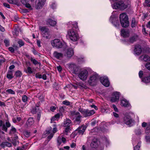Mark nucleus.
<instances>
[{
    "label": "nucleus",
    "mask_w": 150,
    "mask_h": 150,
    "mask_svg": "<svg viewBox=\"0 0 150 150\" xmlns=\"http://www.w3.org/2000/svg\"><path fill=\"white\" fill-rule=\"evenodd\" d=\"M39 30L41 31L42 36L46 39H49L50 38V31L49 29L46 26H40Z\"/></svg>",
    "instance_id": "obj_2"
},
{
    "label": "nucleus",
    "mask_w": 150,
    "mask_h": 150,
    "mask_svg": "<svg viewBox=\"0 0 150 150\" xmlns=\"http://www.w3.org/2000/svg\"><path fill=\"white\" fill-rule=\"evenodd\" d=\"M8 50L9 51H11V52H13L14 51V48L12 47H10L8 48Z\"/></svg>",
    "instance_id": "obj_64"
},
{
    "label": "nucleus",
    "mask_w": 150,
    "mask_h": 150,
    "mask_svg": "<svg viewBox=\"0 0 150 150\" xmlns=\"http://www.w3.org/2000/svg\"><path fill=\"white\" fill-rule=\"evenodd\" d=\"M1 146L3 147L5 146L10 147L11 146V144L8 142H2L1 144Z\"/></svg>",
    "instance_id": "obj_30"
},
{
    "label": "nucleus",
    "mask_w": 150,
    "mask_h": 150,
    "mask_svg": "<svg viewBox=\"0 0 150 150\" xmlns=\"http://www.w3.org/2000/svg\"><path fill=\"white\" fill-rule=\"evenodd\" d=\"M97 139L95 138H93L90 144V146L92 148H96L98 146Z\"/></svg>",
    "instance_id": "obj_20"
},
{
    "label": "nucleus",
    "mask_w": 150,
    "mask_h": 150,
    "mask_svg": "<svg viewBox=\"0 0 150 150\" xmlns=\"http://www.w3.org/2000/svg\"><path fill=\"white\" fill-rule=\"evenodd\" d=\"M71 122L69 118H66L64 120V127L70 126L69 125Z\"/></svg>",
    "instance_id": "obj_26"
},
{
    "label": "nucleus",
    "mask_w": 150,
    "mask_h": 150,
    "mask_svg": "<svg viewBox=\"0 0 150 150\" xmlns=\"http://www.w3.org/2000/svg\"><path fill=\"white\" fill-rule=\"evenodd\" d=\"M60 116L59 115V114H57L55 115L54 117H53L52 119V120H53V121L55 120V119H57L59 118Z\"/></svg>",
    "instance_id": "obj_50"
},
{
    "label": "nucleus",
    "mask_w": 150,
    "mask_h": 150,
    "mask_svg": "<svg viewBox=\"0 0 150 150\" xmlns=\"http://www.w3.org/2000/svg\"><path fill=\"white\" fill-rule=\"evenodd\" d=\"M142 130L141 129H137L135 131V134L137 135H140L141 134Z\"/></svg>",
    "instance_id": "obj_42"
},
{
    "label": "nucleus",
    "mask_w": 150,
    "mask_h": 150,
    "mask_svg": "<svg viewBox=\"0 0 150 150\" xmlns=\"http://www.w3.org/2000/svg\"><path fill=\"white\" fill-rule=\"evenodd\" d=\"M142 81L144 82L147 83L150 82V74L147 77L142 79Z\"/></svg>",
    "instance_id": "obj_29"
},
{
    "label": "nucleus",
    "mask_w": 150,
    "mask_h": 150,
    "mask_svg": "<svg viewBox=\"0 0 150 150\" xmlns=\"http://www.w3.org/2000/svg\"><path fill=\"white\" fill-rule=\"evenodd\" d=\"M51 43L53 46L58 48H62L63 45V43L58 39H54L51 41Z\"/></svg>",
    "instance_id": "obj_8"
},
{
    "label": "nucleus",
    "mask_w": 150,
    "mask_h": 150,
    "mask_svg": "<svg viewBox=\"0 0 150 150\" xmlns=\"http://www.w3.org/2000/svg\"><path fill=\"white\" fill-rule=\"evenodd\" d=\"M4 42L6 47L10 45V41L9 40L6 39L4 40Z\"/></svg>",
    "instance_id": "obj_37"
},
{
    "label": "nucleus",
    "mask_w": 150,
    "mask_h": 150,
    "mask_svg": "<svg viewBox=\"0 0 150 150\" xmlns=\"http://www.w3.org/2000/svg\"><path fill=\"white\" fill-rule=\"evenodd\" d=\"M78 29V26L77 25V23H75L74 24H73V26L72 27V29Z\"/></svg>",
    "instance_id": "obj_53"
},
{
    "label": "nucleus",
    "mask_w": 150,
    "mask_h": 150,
    "mask_svg": "<svg viewBox=\"0 0 150 150\" xmlns=\"http://www.w3.org/2000/svg\"><path fill=\"white\" fill-rule=\"evenodd\" d=\"M8 1L10 4H14L16 2V0H8Z\"/></svg>",
    "instance_id": "obj_54"
},
{
    "label": "nucleus",
    "mask_w": 150,
    "mask_h": 150,
    "mask_svg": "<svg viewBox=\"0 0 150 150\" xmlns=\"http://www.w3.org/2000/svg\"><path fill=\"white\" fill-rule=\"evenodd\" d=\"M62 103L67 105H70V103L67 100L63 101Z\"/></svg>",
    "instance_id": "obj_46"
},
{
    "label": "nucleus",
    "mask_w": 150,
    "mask_h": 150,
    "mask_svg": "<svg viewBox=\"0 0 150 150\" xmlns=\"http://www.w3.org/2000/svg\"><path fill=\"white\" fill-rule=\"evenodd\" d=\"M1 31L2 32V33H1V34L2 36L3 37L4 35L5 34L6 32L5 28L1 25Z\"/></svg>",
    "instance_id": "obj_36"
},
{
    "label": "nucleus",
    "mask_w": 150,
    "mask_h": 150,
    "mask_svg": "<svg viewBox=\"0 0 150 150\" xmlns=\"http://www.w3.org/2000/svg\"><path fill=\"white\" fill-rule=\"evenodd\" d=\"M16 129L13 126L11 127V129L10 130L9 132V134H14L16 132Z\"/></svg>",
    "instance_id": "obj_35"
},
{
    "label": "nucleus",
    "mask_w": 150,
    "mask_h": 150,
    "mask_svg": "<svg viewBox=\"0 0 150 150\" xmlns=\"http://www.w3.org/2000/svg\"><path fill=\"white\" fill-rule=\"evenodd\" d=\"M112 106L115 111V112H117L118 111V110L117 108L116 107V106L115 105H113Z\"/></svg>",
    "instance_id": "obj_63"
},
{
    "label": "nucleus",
    "mask_w": 150,
    "mask_h": 150,
    "mask_svg": "<svg viewBox=\"0 0 150 150\" xmlns=\"http://www.w3.org/2000/svg\"><path fill=\"white\" fill-rule=\"evenodd\" d=\"M123 121L127 125L131 124L132 122V120L129 116H125L123 119Z\"/></svg>",
    "instance_id": "obj_16"
},
{
    "label": "nucleus",
    "mask_w": 150,
    "mask_h": 150,
    "mask_svg": "<svg viewBox=\"0 0 150 150\" xmlns=\"http://www.w3.org/2000/svg\"><path fill=\"white\" fill-rule=\"evenodd\" d=\"M34 123V120L32 117L29 118L27 120L26 124L28 126L30 127L33 125Z\"/></svg>",
    "instance_id": "obj_25"
},
{
    "label": "nucleus",
    "mask_w": 150,
    "mask_h": 150,
    "mask_svg": "<svg viewBox=\"0 0 150 150\" xmlns=\"http://www.w3.org/2000/svg\"><path fill=\"white\" fill-rule=\"evenodd\" d=\"M137 25V22L136 21L135 19L134 18H132L131 26L132 28L135 27Z\"/></svg>",
    "instance_id": "obj_31"
},
{
    "label": "nucleus",
    "mask_w": 150,
    "mask_h": 150,
    "mask_svg": "<svg viewBox=\"0 0 150 150\" xmlns=\"http://www.w3.org/2000/svg\"><path fill=\"white\" fill-rule=\"evenodd\" d=\"M127 7V5L125 4L122 1H119L114 3L113 7V8L119 9L121 10H124Z\"/></svg>",
    "instance_id": "obj_6"
},
{
    "label": "nucleus",
    "mask_w": 150,
    "mask_h": 150,
    "mask_svg": "<svg viewBox=\"0 0 150 150\" xmlns=\"http://www.w3.org/2000/svg\"><path fill=\"white\" fill-rule=\"evenodd\" d=\"M57 142L59 145H60L62 143L61 138L59 137H58Z\"/></svg>",
    "instance_id": "obj_52"
},
{
    "label": "nucleus",
    "mask_w": 150,
    "mask_h": 150,
    "mask_svg": "<svg viewBox=\"0 0 150 150\" xmlns=\"http://www.w3.org/2000/svg\"><path fill=\"white\" fill-rule=\"evenodd\" d=\"M137 38V36L136 35L131 37L129 38V42L131 43H133L136 41Z\"/></svg>",
    "instance_id": "obj_27"
},
{
    "label": "nucleus",
    "mask_w": 150,
    "mask_h": 150,
    "mask_svg": "<svg viewBox=\"0 0 150 150\" xmlns=\"http://www.w3.org/2000/svg\"><path fill=\"white\" fill-rule=\"evenodd\" d=\"M43 5L42 4L38 1V2L36 5L35 7L36 9H39L41 8Z\"/></svg>",
    "instance_id": "obj_32"
},
{
    "label": "nucleus",
    "mask_w": 150,
    "mask_h": 150,
    "mask_svg": "<svg viewBox=\"0 0 150 150\" xmlns=\"http://www.w3.org/2000/svg\"><path fill=\"white\" fill-rule=\"evenodd\" d=\"M26 72L27 73L31 74L33 73V71L32 70L31 68L30 67H27V70L26 71Z\"/></svg>",
    "instance_id": "obj_49"
},
{
    "label": "nucleus",
    "mask_w": 150,
    "mask_h": 150,
    "mask_svg": "<svg viewBox=\"0 0 150 150\" xmlns=\"http://www.w3.org/2000/svg\"><path fill=\"white\" fill-rule=\"evenodd\" d=\"M88 72L86 70H83L80 72L78 76L80 79L83 81L86 80L88 76Z\"/></svg>",
    "instance_id": "obj_9"
},
{
    "label": "nucleus",
    "mask_w": 150,
    "mask_h": 150,
    "mask_svg": "<svg viewBox=\"0 0 150 150\" xmlns=\"http://www.w3.org/2000/svg\"><path fill=\"white\" fill-rule=\"evenodd\" d=\"M56 108L55 106H52L50 108V110L52 112H54L56 109Z\"/></svg>",
    "instance_id": "obj_60"
},
{
    "label": "nucleus",
    "mask_w": 150,
    "mask_h": 150,
    "mask_svg": "<svg viewBox=\"0 0 150 150\" xmlns=\"http://www.w3.org/2000/svg\"><path fill=\"white\" fill-rule=\"evenodd\" d=\"M65 129V132L66 133H68L71 130L70 126H66Z\"/></svg>",
    "instance_id": "obj_47"
},
{
    "label": "nucleus",
    "mask_w": 150,
    "mask_h": 150,
    "mask_svg": "<svg viewBox=\"0 0 150 150\" xmlns=\"http://www.w3.org/2000/svg\"><path fill=\"white\" fill-rule=\"evenodd\" d=\"M121 105L122 106L124 107H128L129 105V104L128 102L126 100H123L121 101Z\"/></svg>",
    "instance_id": "obj_28"
},
{
    "label": "nucleus",
    "mask_w": 150,
    "mask_h": 150,
    "mask_svg": "<svg viewBox=\"0 0 150 150\" xmlns=\"http://www.w3.org/2000/svg\"><path fill=\"white\" fill-rule=\"evenodd\" d=\"M145 139L147 142H150V137L149 136H146L145 137Z\"/></svg>",
    "instance_id": "obj_55"
},
{
    "label": "nucleus",
    "mask_w": 150,
    "mask_h": 150,
    "mask_svg": "<svg viewBox=\"0 0 150 150\" xmlns=\"http://www.w3.org/2000/svg\"><path fill=\"white\" fill-rule=\"evenodd\" d=\"M22 74L21 71L18 70L16 71L15 73V75L16 77H19L21 76Z\"/></svg>",
    "instance_id": "obj_34"
},
{
    "label": "nucleus",
    "mask_w": 150,
    "mask_h": 150,
    "mask_svg": "<svg viewBox=\"0 0 150 150\" xmlns=\"http://www.w3.org/2000/svg\"><path fill=\"white\" fill-rule=\"evenodd\" d=\"M78 110L85 117L90 116L93 115L95 112L94 110H89L88 109H84L79 107Z\"/></svg>",
    "instance_id": "obj_4"
},
{
    "label": "nucleus",
    "mask_w": 150,
    "mask_h": 150,
    "mask_svg": "<svg viewBox=\"0 0 150 150\" xmlns=\"http://www.w3.org/2000/svg\"><path fill=\"white\" fill-rule=\"evenodd\" d=\"M11 126V124L9 122L7 121L5 122V124H3L2 121L1 120V128L2 130L7 132V128H9Z\"/></svg>",
    "instance_id": "obj_12"
},
{
    "label": "nucleus",
    "mask_w": 150,
    "mask_h": 150,
    "mask_svg": "<svg viewBox=\"0 0 150 150\" xmlns=\"http://www.w3.org/2000/svg\"><path fill=\"white\" fill-rule=\"evenodd\" d=\"M41 116V112L40 111H39L38 113L37 114V119L38 121H39L40 120Z\"/></svg>",
    "instance_id": "obj_57"
},
{
    "label": "nucleus",
    "mask_w": 150,
    "mask_h": 150,
    "mask_svg": "<svg viewBox=\"0 0 150 150\" xmlns=\"http://www.w3.org/2000/svg\"><path fill=\"white\" fill-rule=\"evenodd\" d=\"M140 146V144L139 143L137 144L134 147V150H139Z\"/></svg>",
    "instance_id": "obj_48"
},
{
    "label": "nucleus",
    "mask_w": 150,
    "mask_h": 150,
    "mask_svg": "<svg viewBox=\"0 0 150 150\" xmlns=\"http://www.w3.org/2000/svg\"><path fill=\"white\" fill-rule=\"evenodd\" d=\"M142 51V47L140 45H137L135 46L134 52L135 54L139 55L141 53Z\"/></svg>",
    "instance_id": "obj_15"
},
{
    "label": "nucleus",
    "mask_w": 150,
    "mask_h": 150,
    "mask_svg": "<svg viewBox=\"0 0 150 150\" xmlns=\"http://www.w3.org/2000/svg\"><path fill=\"white\" fill-rule=\"evenodd\" d=\"M21 3L24 5L25 7L30 9H32L30 4L28 3L29 0H21Z\"/></svg>",
    "instance_id": "obj_23"
},
{
    "label": "nucleus",
    "mask_w": 150,
    "mask_h": 150,
    "mask_svg": "<svg viewBox=\"0 0 150 150\" xmlns=\"http://www.w3.org/2000/svg\"><path fill=\"white\" fill-rule=\"evenodd\" d=\"M46 24L47 25H50L52 26H54L56 24V21L51 19L49 18L46 21Z\"/></svg>",
    "instance_id": "obj_22"
},
{
    "label": "nucleus",
    "mask_w": 150,
    "mask_h": 150,
    "mask_svg": "<svg viewBox=\"0 0 150 150\" xmlns=\"http://www.w3.org/2000/svg\"><path fill=\"white\" fill-rule=\"evenodd\" d=\"M121 35L124 37L126 38L129 36V34L128 31L124 29L121 30Z\"/></svg>",
    "instance_id": "obj_24"
},
{
    "label": "nucleus",
    "mask_w": 150,
    "mask_h": 150,
    "mask_svg": "<svg viewBox=\"0 0 150 150\" xmlns=\"http://www.w3.org/2000/svg\"><path fill=\"white\" fill-rule=\"evenodd\" d=\"M110 21L113 24V25L116 27H118L120 25V23L118 21L116 20V18H113L111 16L110 18Z\"/></svg>",
    "instance_id": "obj_19"
},
{
    "label": "nucleus",
    "mask_w": 150,
    "mask_h": 150,
    "mask_svg": "<svg viewBox=\"0 0 150 150\" xmlns=\"http://www.w3.org/2000/svg\"><path fill=\"white\" fill-rule=\"evenodd\" d=\"M120 98L119 93L115 92L113 93L112 97L111 98V101L112 102H115L119 100Z\"/></svg>",
    "instance_id": "obj_14"
},
{
    "label": "nucleus",
    "mask_w": 150,
    "mask_h": 150,
    "mask_svg": "<svg viewBox=\"0 0 150 150\" xmlns=\"http://www.w3.org/2000/svg\"><path fill=\"white\" fill-rule=\"evenodd\" d=\"M139 77L141 78L143 75V71H140L139 72Z\"/></svg>",
    "instance_id": "obj_59"
},
{
    "label": "nucleus",
    "mask_w": 150,
    "mask_h": 150,
    "mask_svg": "<svg viewBox=\"0 0 150 150\" xmlns=\"http://www.w3.org/2000/svg\"><path fill=\"white\" fill-rule=\"evenodd\" d=\"M28 100V97L25 95H24L22 97V100L24 102H27Z\"/></svg>",
    "instance_id": "obj_45"
},
{
    "label": "nucleus",
    "mask_w": 150,
    "mask_h": 150,
    "mask_svg": "<svg viewBox=\"0 0 150 150\" xmlns=\"http://www.w3.org/2000/svg\"><path fill=\"white\" fill-rule=\"evenodd\" d=\"M100 80L101 83L105 86L108 87L110 85V82L107 77H101Z\"/></svg>",
    "instance_id": "obj_13"
},
{
    "label": "nucleus",
    "mask_w": 150,
    "mask_h": 150,
    "mask_svg": "<svg viewBox=\"0 0 150 150\" xmlns=\"http://www.w3.org/2000/svg\"><path fill=\"white\" fill-rule=\"evenodd\" d=\"M53 134L52 133H51L50 135L48 137V139H49V141L50 139H51L53 137Z\"/></svg>",
    "instance_id": "obj_62"
},
{
    "label": "nucleus",
    "mask_w": 150,
    "mask_h": 150,
    "mask_svg": "<svg viewBox=\"0 0 150 150\" xmlns=\"http://www.w3.org/2000/svg\"><path fill=\"white\" fill-rule=\"evenodd\" d=\"M23 133L26 137H28L30 136V133L27 130H25L23 132Z\"/></svg>",
    "instance_id": "obj_38"
},
{
    "label": "nucleus",
    "mask_w": 150,
    "mask_h": 150,
    "mask_svg": "<svg viewBox=\"0 0 150 150\" xmlns=\"http://www.w3.org/2000/svg\"><path fill=\"white\" fill-rule=\"evenodd\" d=\"M74 52L72 48H69L67 49L66 51V55L68 58L71 57L74 54Z\"/></svg>",
    "instance_id": "obj_21"
},
{
    "label": "nucleus",
    "mask_w": 150,
    "mask_h": 150,
    "mask_svg": "<svg viewBox=\"0 0 150 150\" xmlns=\"http://www.w3.org/2000/svg\"><path fill=\"white\" fill-rule=\"evenodd\" d=\"M120 18L121 24L123 27L126 28L129 26L128 17L126 13H123L120 14Z\"/></svg>",
    "instance_id": "obj_1"
},
{
    "label": "nucleus",
    "mask_w": 150,
    "mask_h": 150,
    "mask_svg": "<svg viewBox=\"0 0 150 150\" xmlns=\"http://www.w3.org/2000/svg\"><path fill=\"white\" fill-rule=\"evenodd\" d=\"M150 131V126H147L145 130V132L147 134H148Z\"/></svg>",
    "instance_id": "obj_44"
},
{
    "label": "nucleus",
    "mask_w": 150,
    "mask_h": 150,
    "mask_svg": "<svg viewBox=\"0 0 150 150\" xmlns=\"http://www.w3.org/2000/svg\"><path fill=\"white\" fill-rule=\"evenodd\" d=\"M30 60L35 65H40V62H38L35 59H33L32 57L30 58Z\"/></svg>",
    "instance_id": "obj_33"
},
{
    "label": "nucleus",
    "mask_w": 150,
    "mask_h": 150,
    "mask_svg": "<svg viewBox=\"0 0 150 150\" xmlns=\"http://www.w3.org/2000/svg\"><path fill=\"white\" fill-rule=\"evenodd\" d=\"M6 92L9 94H15V92L14 91L11 89H7L6 91Z\"/></svg>",
    "instance_id": "obj_39"
},
{
    "label": "nucleus",
    "mask_w": 150,
    "mask_h": 150,
    "mask_svg": "<svg viewBox=\"0 0 150 150\" xmlns=\"http://www.w3.org/2000/svg\"><path fill=\"white\" fill-rule=\"evenodd\" d=\"M53 55L54 57L59 60L61 59L64 56L63 54L56 51L54 52Z\"/></svg>",
    "instance_id": "obj_17"
},
{
    "label": "nucleus",
    "mask_w": 150,
    "mask_h": 150,
    "mask_svg": "<svg viewBox=\"0 0 150 150\" xmlns=\"http://www.w3.org/2000/svg\"><path fill=\"white\" fill-rule=\"evenodd\" d=\"M86 127L85 126H81L79 127L74 132L76 135H83L85 131Z\"/></svg>",
    "instance_id": "obj_11"
},
{
    "label": "nucleus",
    "mask_w": 150,
    "mask_h": 150,
    "mask_svg": "<svg viewBox=\"0 0 150 150\" xmlns=\"http://www.w3.org/2000/svg\"><path fill=\"white\" fill-rule=\"evenodd\" d=\"M67 35L69 37L70 40L73 41H76L79 39L78 34L73 29H69L68 30Z\"/></svg>",
    "instance_id": "obj_3"
},
{
    "label": "nucleus",
    "mask_w": 150,
    "mask_h": 150,
    "mask_svg": "<svg viewBox=\"0 0 150 150\" xmlns=\"http://www.w3.org/2000/svg\"><path fill=\"white\" fill-rule=\"evenodd\" d=\"M38 108L36 107L32 109V112L33 114H34L36 113V112H38Z\"/></svg>",
    "instance_id": "obj_41"
},
{
    "label": "nucleus",
    "mask_w": 150,
    "mask_h": 150,
    "mask_svg": "<svg viewBox=\"0 0 150 150\" xmlns=\"http://www.w3.org/2000/svg\"><path fill=\"white\" fill-rule=\"evenodd\" d=\"M99 78L98 74H96L91 76L88 81L89 84L92 86L96 85Z\"/></svg>",
    "instance_id": "obj_5"
},
{
    "label": "nucleus",
    "mask_w": 150,
    "mask_h": 150,
    "mask_svg": "<svg viewBox=\"0 0 150 150\" xmlns=\"http://www.w3.org/2000/svg\"><path fill=\"white\" fill-rule=\"evenodd\" d=\"M13 34L14 35H15L16 36H18V31H17V29L16 28H15L13 32Z\"/></svg>",
    "instance_id": "obj_43"
},
{
    "label": "nucleus",
    "mask_w": 150,
    "mask_h": 150,
    "mask_svg": "<svg viewBox=\"0 0 150 150\" xmlns=\"http://www.w3.org/2000/svg\"><path fill=\"white\" fill-rule=\"evenodd\" d=\"M140 60L142 61L147 62L150 61V57L146 54H143L139 57Z\"/></svg>",
    "instance_id": "obj_18"
},
{
    "label": "nucleus",
    "mask_w": 150,
    "mask_h": 150,
    "mask_svg": "<svg viewBox=\"0 0 150 150\" xmlns=\"http://www.w3.org/2000/svg\"><path fill=\"white\" fill-rule=\"evenodd\" d=\"M70 113L71 115L72 116H75V121L76 122L77 124H79L81 122V118L82 117V116L78 112L76 111H70Z\"/></svg>",
    "instance_id": "obj_7"
},
{
    "label": "nucleus",
    "mask_w": 150,
    "mask_h": 150,
    "mask_svg": "<svg viewBox=\"0 0 150 150\" xmlns=\"http://www.w3.org/2000/svg\"><path fill=\"white\" fill-rule=\"evenodd\" d=\"M3 5L5 7H7L8 8H10V6L9 5L8 3H3Z\"/></svg>",
    "instance_id": "obj_58"
},
{
    "label": "nucleus",
    "mask_w": 150,
    "mask_h": 150,
    "mask_svg": "<svg viewBox=\"0 0 150 150\" xmlns=\"http://www.w3.org/2000/svg\"><path fill=\"white\" fill-rule=\"evenodd\" d=\"M57 69L58 71L60 72L62 70V68L60 66H57Z\"/></svg>",
    "instance_id": "obj_61"
},
{
    "label": "nucleus",
    "mask_w": 150,
    "mask_h": 150,
    "mask_svg": "<svg viewBox=\"0 0 150 150\" xmlns=\"http://www.w3.org/2000/svg\"><path fill=\"white\" fill-rule=\"evenodd\" d=\"M146 68L150 70V62H147L145 65Z\"/></svg>",
    "instance_id": "obj_51"
},
{
    "label": "nucleus",
    "mask_w": 150,
    "mask_h": 150,
    "mask_svg": "<svg viewBox=\"0 0 150 150\" xmlns=\"http://www.w3.org/2000/svg\"><path fill=\"white\" fill-rule=\"evenodd\" d=\"M35 77L37 78L41 79L42 78V76L38 73H36L35 74Z\"/></svg>",
    "instance_id": "obj_56"
},
{
    "label": "nucleus",
    "mask_w": 150,
    "mask_h": 150,
    "mask_svg": "<svg viewBox=\"0 0 150 150\" xmlns=\"http://www.w3.org/2000/svg\"><path fill=\"white\" fill-rule=\"evenodd\" d=\"M18 43L19 44V46L20 47L23 46L24 45V43L22 40H19L18 41Z\"/></svg>",
    "instance_id": "obj_40"
},
{
    "label": "nucleus",
    "mask_w": 150,
    "mask_h": 150,
    "mask_svg": "<svg viewBox=\"0 0 150 150\" xmlns=\"http://www.w3.org/2000/svg\"><path fill=\"white\" fill-rule=\"evenodd\" d=\"M69 67L72 72L75 74H79L80 71V67L74 64H70Z\"/></svg>",
    "instance_id": "obj_10"
}]
</instances>
